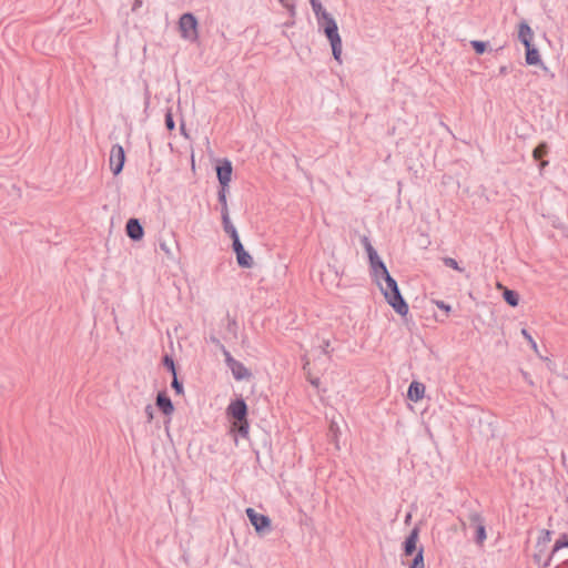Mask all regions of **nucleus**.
I'll return each mask as SVG.
<instances>
[{
  "label": "nucleus",
  "instance_id": "obj_11",
  "mask_svg": "<svg viewBox=\"0 0 568 568\" xmlns=\"http://www.w3.org/2000/svg\"><path fill=\"white\" fill-rule=\"evenodd\" d=\"M158 408L166 416L171 415L174 410L173 403L165 392H160L155 402Z\"/></svg>",
  "mask_w": 568,
  "mask_h": 568
},
{
  "label": "nucleus",
  "instance_id": "obj_6",
  "mask_svg": "<svg viewBox=\"0 0 568 568\" xmlns=\"http://www.w3.org/2000/svg\"><path fill=\"white\" fill-rule=\"evenodd\" d=\"M245 513L257 532L271 529V519L267 516L256 513L253 508H246Z\"/></svg>",
  "mask_w": 568,
  "mask_h": 568
},
{
  "label": "nucleus",
  "instance_id": "obj_24",
  "mask_svg": "<svg viewBox=\"0 0 568 568\" xmlns=\"http://www.w3.org/2000/svg\"><path fill=\"white\" fill-rule=\"evenodd\" d=\"M409 568H425L423 548L418 549Z\"/></svg>",
  "mask_w": 568,
  "mask_h": 568
},
{
  "label": "nucleus",
  "instance_id": "obj_35",
  "mask_svg": "<svg viewBox=\"0 0 568 568\" xmlns=\"http://www.w3.org/2000/svg\"><path fill=\"white\" fill-rule=\"evenodd\" d=\"M551 540V531L542 530L541 536L538 538V545H546Z\"/></svg>",
  "mask_w": 568,
  "mask_h": 568
},
{
  "label": "nucleus",
  "instance_id": "obj_46",
  "mask_svg": "<svg viewBox=\"0 0 568 568\" xmlns=\"http://www.w3.org/2000/svg\"><path fill=\"white\" fill-rule=\"evenodd\" d=\"M547 165H548V161H540V163H539L540 170H542Z\"/></svg>",
  "mask_w": 568,
  "mask_h": 568
},
{
  "label": "nucleus",
  "instance_id": "obj_8",
  "mask_svg": "<svg viewBox=\"0 0 568 568\" xmlns=\"http://www.w3.org/2000/svg\"><path fill=\"white\" fill-rule=\"evenodd\" d=\"M232 163L226 159L220 162V164L216 166L217 180L222 187H229V183L231 182L232 178Z\"/></svg>",
  "mask_w": 568,
  "mask_h": 568
},
{
  "label": "nucleus",
  "instance_id": "obj_4",
  "mask_svg": "<svg viewBox=\"0 0 568 568\" xmlns=\"http://www.w3.org/2000/svg\"><path fill=\"white\" fill-rule=\"evenodd\" d=\"M181 37L189 41L197 39V20L191 12L183 13L179 20Z\"/></svg>",
  "mask_w": 568,
  "mask_h": 568
},
{
  "label": "nucleus",
  "instance_id": "obj_22",
  "mask_svg": "<svg viewBox=\"0 0 568 568\" xmlns=\"http://www.w3.org/2000/svg\"><path fill=\"white\" fill-rule=\"evenodd\" d=\"M160 248L166 254L170 260H175L173 246H178V242L175 240H171L170 243L165 241H160Z\"/></svg>",
  "mask_w": 568,
  "mask_h": 568
},
{
  "label": "nucleus",
  "instance_id": "obj_28",
  "mask_svg": "<svg viewBox=\"0 0 568 568\" xmlns=\"http://www.w3.org/2000/svg\"><path fill=\"white\" fill-rule=\"evenodd\" d=\"M473 49L475 50V52L477 54H483L485 53L486 49H487V42H484V41H479V40H473L470 42Z\"/></svg>",
  "mask_w": 568,
  "mask_h": 568
},
{
  "label": "nucleus",
  "instance_id": "obj_20",
  "mask_svg": "<svg viewBox=\"0 0 568 568\" xmlns=\"http://www.w3.org/2000/svg\"><path fill=\"white\" fill-rule=\"evenodd\" d=\"M226 192H227V187L221 186V189L217 193V200H219V203L221 204V216L230 215L229 207H227V201H226Z\"/></svg>",
  "mask_w": 568,
  "mask_h": 568
},
{
  "label": "nucleus",
  "instance_id": "obj_31",
  "mask_svg": "<svg viewBox=\"0 0 568 568\" xmlns=\"http://www.w3.org/2000/svg\"><path fill=\"white\" fill-rule=\"evenodd\" d=\"M443 263L445 264V266L447 267H452L456 271H459V272H464V268L460 267L457 263V261L453 257H444L443 258Z\"/></svg>",
  "mask_w": 568,
  "mask_h": 568
},
{
  "label": "nucleus",
  "instance_id": "obj_32",
  "mask_svg": "<svg viewBox=\"0 0 568 568\" xmlns=\"http://www.w3.org/2000/svg\"><path fill=\"white\" fill-rule=\"evenodd\" d=\"M164 121H165V126H166V129H168L169 131L174 130V128H175V122H174V120H173V114H172L171 109H169V110L166 111V113H165V120H164Z\"/></svg>",
  "mask_w": 568,
  "mask_h": 568
},
{
  "label": "nucleus",
  "instance_id": "obj_23",
  "mask_svg": "<svg viewBox=\"0 0 568 568\" xmlns=\"http://www.w3.org/2000/svg\"><path fill=\"white\" fill-rule=\"evenodd\" d=\"M548 152V145L546 142H540L532 151L535 160L539 161Z\"/></svg>",
  "mask_w": 568,
  "mask_h": 568
},
{
  "label": "nucleus",
  "instance_id": "obj_41",
  "mask_svg": "<svg viewBox=\"0 0 568 568\" xmlns=\"http://www.w3.org/2000/svg\"><path fill=\"white\" fill-rule=\"evenodd\" d=\"M142 6V0H135L132 6V11H136Z\"/></svg>",
  "mask_w": 568,
  "mask_h": 568
},
{
  "label": "nucleus",
  "instance_id": "obj_13",
  "mask_svg": "<svg viewBox=\"0 0 568 568\" xmlns=\"http://www.w3.org/2000/svg\"><path fill=\"white\" fill-rule=\"evenodd\" d=\"M518 39L525 47L532 44L534 31L526 21L519 23Z\"/></svg>",
  "mask_w": 568,
  "mask_h": 568
},
{
  "label": "nucleus",
  "instance_id": "obj_44",
  "mask_svg": "<svg viewBox=\"0 0 568 568\" xmlns=\"http://www.w3.org/2000/svg\"><path fill=\"white\" fill-rule=\"evenodd\" d=\"M328 346H329V341H323V345H322L323 353L327 354Z\"/></svg>",
  "mask_w": 568,
  "mask_h": 568
},
{
  "label": "nucleus",
  "instance_id": "obj_48",
  "mask_svg": "<svg viewBox=\"0 0 568 568\" xmlns=\"http://www.w3.org/2000/svg\"><path fill=\"white\" fill-rule=\"evenodd\" d=\"M410 517H412V516H410V514H408V515L406 516V518H405V521L407 523V521L410 519Z\"/></svg>",
  "mask_w": 568,
  "mask_h": 568
},
{
  "label": "nucleus",
  "instance_id": "obj_14",
  "mask_svg": "<svg viewBox=\"0 0 568 568\" xmlns=\"http://www.w3.org/2000/svg\"><path fill=\"white\" fill-rule=\"evenodd\" d=\"M229 368L236 381L248 379L252 375L251 372L239 361L232 363Z\"/></svg>",
  "mask_w": 568,
  "mask_h": 568
},
{
  "label": "nucleus",
  "instance_id": "obj_34",
  "mask_svg": "<svg viewBox=\"0 0 568 568\" xmlns=\"http://www.w3.org/2000/svg\"><path fill=\"white\" fill-rule=\"evenodd\" d=\"M521 334L528 341V343L530 344V346L534 348V351L537 353L538 352V348H537V343L535 342V339L532 338V336L528 333V331L526 328H523L521 329Z\"/></svg>",
  "mask_w": 568,
  "mask_h": 568
},
{
  "label": "nucleus",
  "instance_id": "obj_40",
  "mask_svg": "<svg viewBox=\"0 0 568 568\" xmlns=\"http://www.w3.org/2000/svg\"><path fill=\"white\" fill-rule=\"evenodd\" d=\"M210 342L212 344H214L219 349L224 347V345L221 343V341L216 336H214V335L210 336Z\"/></svg>",
  "mask_w": 568,
  "mask_h": 568
},
{
  "label": "nucleus",
  "instance_id": "obj_7",
  "mask_svg": "<svg viewBox=\"0 0 568 568\" xmlns=\"http://www.w3.org/2000/svg\"><path fill=\"white\" fill-rule=\"evenodd\" d=\"M232 248L236 255V262L239 266L244 268H251L253 266V257L250 255L248 252L245 251L240 239H235V241L232 242Z\"/></svg>",
  "mask_w": 568,
  "mask_h": 568
},
{
  "label": "nucleus",
  "instance_id": "obj_12",
  "mask_svg": "<svg viewBox=\"0 0 568 568\" xmlns=\"http://www.w3.org/2000/svg\"><path fill=\"white\" fill-rule=\"evenodd\" d=\"M419 528L414 527L409 535L406 537L404 541V554L405 556H412L416 551V544L418 540Z\"/></svg>",
  "mask_w": 568,
  "mask_h": 568
},
{
  "label": "nucleus",
  "instance_id": "obj_3",
  "mask_svg": "<svg viewBox=\"0 0 568 568\" xmlns=\"http://www.w3.org/2000/svg\"><path fill=\"white\" fill-rule=\"evenodd\" d=\"M367 255L369 260L371 274L375 283L381 286V278L388 275L389 272L373 246L367 247Z\"/></svg>",
  "mask_w": 568,
  "mask_h": 568
},
{
  "label": "nucleus",
  "instance_id": "obj_19",
  "mask_svg": "<svg viewBox=\"0 0 568 568\" xmlns=\"http://www.w3.org/2000/svg\"><path fill=\"white\" fill-rule=\"evenodd\" d=\"M312 9L314 11V14L317 19V22L326 19V17L331 16L322 6V3L318 0H308Z\"/></svg>",
  "mask_w": 568,
  "mask_h": 568
},
{
  "label": "nucleus",
  "instance_id": "obj_30",
  "mask_svg": "<svg viewBox=\"0 0 568 568\" xmlns=\"http://www.w3.org/2000/svg\"><path fill=\"white\" fill-rule=\"evenodd\" d=\"M226 331L232 334L234 337H236L237 335V323L234 318L230 317V315H227V325H226Z\"/></svg>",
  "mask_w": 568,
  "mask_h": 568
},
{
  "label": "nucleus",
  "instance_id": "obj_25",
  "mask_svg": "<svg viewBox=\"0 0 568 568\" xmlns=\"http://www.w3.org/2000/svg\"><path fill=\"white\" fill-rule=\"evenodd\" d=\"M469 524L474 527H478V525H484V518L477 511H470L467 516Z\"/></svg>",
  "mask_w": 568,
  "mask_h": 568
},
{
  "label": "nucleus",
  "instance_id": "obj_18",
  "mask_svg": "<svg viewBox=\"0 0 568 568\" xmlns=\"http://www.w3.org/2000/svg\"><path fill=\"white\" fill-rule=\"evenodd\" d=\"M222 224H223L224 232L227 235H230V237L232 239V242H234L235 239H240L235 226L233 225V223L230 220V215L222 216Z\"/></svg>",
  "mask_w": 568,
  "mask_h": 568
},
{
  "label": "nucleus",
  "instance_id": "obj_29",
  "mask_svg": "<svg viewBox=\"0 0 568 568\" xmlns=\"http://www.w3.org/2000/svg\"><path fill=\"white\" fill-rule=\"evenodd\" d=\"M565 547H568V536L567 535H562L559 539L556 540L554 548H552V554L560 550L561 548H565Z\"/></svg>",
  "mask_w": 568,
  "mask_h": 568
},
{
  "label": "nucleus",
  "instance_id": "obj_47",
  "mask_svg": "<svg viewBox=\"0 0 568 568\" xmlns=\"http://www.w3.org/2000/svg\"><path fill=\"white\" fill-rule=\"evenodd\" d=\"M180 129H181V132H182V133H184V132H185V125H184V123H182V124H181Z\"/></svg>",
  "mask_w": 568,
  "mask_h": 568
},
{
  "label": "nucleus",
  "instance_id": "obj_37",
  "mask_svg": "<svg viewBox=\"0 0 568 568\" xmlns=\"http://www.w3.org/2000/svg\"><path fill=\"white\" fill-rule=\"evenodd\" d=\"M144 413H145L148 423H151L153 420V418H154V408H153V406L151 404L146 405L145 409H144Z\"/></svg>",
  "mask_w": 568,
  "mask_h": 568
},
{
  "label": "nucleus",
  "instance_id": "obj_5",
  "mask_svg": "<svg viewBox=\"0 0 568 568\" xmlns=\"http://www.w3.org/2000/svg\"><path fill=\"white\" fill-rule=\"evenodd\" d=\"M125 163V152L122 145L114 144L110 151V169L114 175L122 172Z\"/></svg>",
  "mask_w": 568,
  "mask_h": 568
},
{
  "label": "nucleus",
  "instance_id": "obj_38",
  "mask_svg": "<svg viewBox=\"0 0 568 568\" xmlns=\"http://www.w3.org/2000/svg\"><path fill=\"white\" fill-rule=\"evenodd\" d=\"M286 9H288L291 16L295 14V6L290 3V0H278Z\"/></svg>",
  "mask_w": 568,
  "mask_h": 568
},
{
  "label": "nucleus",
  "instance_id": "obj_45",
  "mask_svg": "<svg viewBox=\"0 0 568 568\" xmlns=\"http://www.w3.org/2000/svg\"><path fill=\"white\" fill-rule=\"evenodd\" d=\"M310 382H311V384H312V385H314L315 387H317V386H318V384H320V378H317V377H315V378H310Z\"/></svg>",
  "mask_w": 568,
  "mask_h": 568
},
{
  "label": "nucleus",
  "instance_id": "obj_36",
  "mask_svg": "<svg viewBox=\"0 0 568 568\" xmlns=\"http://www.w3.org/2000/svg\"><path fill=\"white\" fill-rule=\"evenodd\" d=\"M222 352V354L224 355V361H225V364L226 366L229 367L232 363H234L236 359L231 355V353L225 348V346L223 348L220 349Z\"/></svg>",
  "mask_w": 568,
  "mask_h": 568
},
{
  "label": "nucleus",
  "instance_id": "obj_43",
  "mask_svg": "<svg viewBox=\"0 0 568 568\" xmlns=\"http://www.w3.org/2000/svg\"><path fill=\"white\" fill-rule=\"evenodd\" d=\"M362 242H363L366 251H367V247L373 246L366 236L363 237Z\"/></svg>",
  "mask_w": 568,
  "mask_h": 568
},
{
  "label": "nucleus",
  "instance_id": "obj_1",
  "mask_svg": "<svg viewBox=\"0 0 568 568\" xmlns=\"http://www.w3.org/2000/svg\"><path fill=\"white\" fill-rule=\"evenodd\" d=\"M385 300L394 308V311L405 316L408 313V304L402 296L397 282L390 274L381 278L379 286Z\"/></svg>",
  "mask_w": 568,
  "mask_h": 568
},
{
  "label": "nucleus",
  "instance_id": "obj_15",
  "mask_svg": "<svg viewBox=\"0 0 568 568\" xmlns=\"http://www.w3.org/2000/svg\"><path fill=\"white\" fill-rule=\"evenodd\" d=\"M424 394H425V385L424 384H422L419 382L410 383V385L408 387V392H407V396L410 400L418 402L424 397Z\"/></svg>",
  "mask_w": 568,
  "mask_h": 568
},
{
  "label": "nucleus",
  "instance_id": "obj_39",
  "mask_svg": "<svg viewBox=\"0 0 568 568\" xmlns=\"http://www.w3.org/2000/svg\"><path fill=\"white\" fill-rule=\"evenodd\" d=\"M435 303L438 308L444 310L446 313L450 311V306L446 304L444 301H436Z\"/></svg>",
  "mask_w": 568,
  "mask_h": 568
},
{
  "label": "nucleus",
  "instance_id": "obj_16",
  "mask_svg": "<svg viewBox=\"0 0 568 568\" xmlns=\"http://www.w3.org/2000/svg\"><path fill=\"white\" fill-rule=\"evenodd\" d=\"M498 287L500 290H503L504 301L508 305H510L513 307L518 305V303H519V294L516 291L509 290V288L503 286L500 283H498Z\"/></svg>",
  "mask_w": 568,
  "mask_h": 568
},
{
  "label": "nucleus",
  "instance_id": "obj_17",
  "mask_svg": "<svg viewBox=\"0 0 568 568\" xmlns=\"http://www.w3.org/2000/svg\"><path fill=\"white\" fill-rule=\"evenodd\" d=\"M525 48H526V63L528 65H536L541 62L539 51L534 44H530Z\"/></svg>",
  "mask_w": 568,
  "mask_h": 568
},
{
  "label": "nucleus",
  "instance_id": "obj_2",
  "mask_svg": "<svg viewBox=\"0 0 568 568\" xmlns=\"http://www.w3.org/2000/svg\"><path fill=\"white\" fill-rule=\"evenodd\" d=\"M318 26L323 29L326 38L331 43L334 59L341 63L342 39L339 37L338 27L335 19L332 16H328L326 19L318 21Z\"/></svg>",
  "mask_w": 568,
  "mask_h": 568
},
{
  "label": "nucleus",
  "instance_id": "obj_9",
  "mask_svg": "<svg viewBox=\"0 0 568 568\" xmlns=\"http://www.w3.org/2000/svg\"><path fill=\"white\" fill-rule=\"evenodd\" d=\"M227 414L234 420H241L247 418V405L244 399H235L227 407Z\"/></svg>",
  "mask_w": 568,
  "mask_h": 568
},
{
  "label": "nucleus",
  "instance_id": "obj_49",
  "mask_svg": "<svg viewBox=\"0 0 568 568\" xmlns=\"http://www.w3.org/2000/svg\"><path fill=\"white\" fill-rule=\"evenodd\" d=\"M334 429H335V424H334V423H332V425H331V430L333 432Z\"/></svg>",
  "mask_w": 568,
  "mask_h": 568
},
{
  "label": "nucleus",
  "instance_id": "obj_33",
  "mask_svg": "<svg viewBox=\"0 0 568 568\" xmlns=\"http://www.w3.org/2000/svg\"><path fill=\"white\" fill-rule=\"evenodd\" d=\"M171 387L175 390L178 395L183 394V384L178 379L176 375H173V381L171 383Z\"/></svg>",
  "mask_w": 568,
  "mask_h": 568
},
{
  "label": "nucleus",
  "instance_id": "obj_42",
  "mask_svg": "<svg viewBox=\"0 0 568 568\" xmlns=\"http://www.w3.org/2000/svg\"><path fill=\"white\" fill-rule=\"evenodd\" d=\"M507 73H508V67H506V65H501V67L499 68V74H500V75H506Z\"/></svg>",
  "mask_w": 568,
  "mask_h": 568
},
{
  "label": "nucleus",
  "instance_id": "obj_21",
  "mask_svg": "<svg viewBox=\"0 0 568 568\" xmlns=\"http://www.w3.org/2000/svg\"><path fill=\"white\" fill-rule=\"evenodd\" d=\"M248 422L247 418L241 420H233V429L241 436L246 437L248 434Z\"/></svg>",
  "mask_w": 568,
  "mask_h": 568
},
{
  "label": "nucleus",
  "instance_id": "obj_10",
  "mask_svg": "<svg viewBox=\"0 0 568 568\" xmlns=\"http://www.w3.org/2000/svg\"><path fill=\"white\" fill-rule=\"evenodd\" d=\"M125 231L132 241H140L144 235L143 226L138 219H130L126 222Z\"/></svg>",
  "mask_w": 568,
  "mask_h": 568
},
{
  "label": "nucleus",
  "instance_id": "obj_27",
  "mask_svg": "<svg viewBox=\"0 0 568 568\" xmlns=\"http://www.w3.org/2000/svg\"><path fill=\"white\" fill-rule=\"evenodd\" d=\"M162 363L172 373V375H176L175 363L170 355H164Z\"/></svg>",
  "mask_w": 568,
  "mask_h": 568
},
{
  "label": "nucleus",
  "instance_id": "obj_26",
  "mask_svg": "<svg viewBox=\"0 0 568 568\" xmlns=\"http://www.w3.org/2000/svg\"><path fill=\"white\" fill-rule=\"evenodd\" d=\"M475 528H476L475 541L478 545H483L487 538L485 524L478 525V527H475Z\"/></svg>",
  "mask_w": 568,
  "mask_h": 568
}]
</instances>
